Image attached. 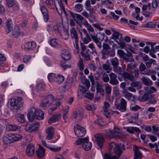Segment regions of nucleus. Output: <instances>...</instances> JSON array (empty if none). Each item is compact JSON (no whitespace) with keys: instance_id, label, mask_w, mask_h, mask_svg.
Here are the masks:
<instances>
[{"instance_id":"f257e3e1","label":"nucleus","mask_w":159,"mask_h":159,"mask_svg":"<svg viewBox=\"0 0 159 159\" xmlns=\"http://www.w3.org/2000/svg\"><path fill=\"white\" fill-rule=\"evenodd\" d=\"M23 103L22 98L18 97L17 99L12 98L9 99L7 105L8 107L12 111L16 112L22 107Z\"/></svg>"},{"instance_id":"f03ea898","label":"nucleus","mask_w":159,"mask_h":159,"mask_svg":"<svg viewBox=\"0 0 159 159\" xmlns=\"http://www.w3.org/2000/svg\"><path fill=\"white\" fill-rule=\"evenodd\" d=\"M44 113L41 110L32 108L27 114V117L30 121H33L35 118L42 120L44 118Z\"/></svg>"},{"instance_id":"7ed1b4c3","label":"nucleus","mask_w":159,"mask_h":159,"mask_svg":"<svg viewBox=\"0 0 159 159\" xmlns=\"http://www.w3.org/2000/svg\"><path fill=\"white\" fill-rule=\"evenodd\" d=\"M76 17L78 19L75 20V21L77 25L80 27H82L83 25H84L89 31L91 32H93L94 31L91 25L89 24L88 21L84 19V17L81 15L79 14H76Z\"/></svg>"},{"instance_id":"20e7f679","label":"nucleus","mask_w":159,"mask_h":159,"mask_svg":"<svg viewBox=\"0 0 159 159\" xmlns=\"http://www.w3.org/2000/svg\"><path fill=\"white\" fill-rule=\"evenodd\" d=\"M109 148L110 150L113 149L114 152L118 157H120L125 149L124 145L122 144H116L111 142L109 143Z\"/></svg>"},{"instance_id":"39448f33","label":"nucleus","mask_w":159,"mask_h":159,"mask_svg":"<svg viewBox=\"0 0 159 159\" xmlns=\"http://www.w3.org/2000/svg\"><path fill=\"white\" fill-rule=\"evenodd\" d=\"M75 144L77 145H80L86 151L90 150L92 147V143L89 141L87 137L79 139L76 141Z\"/></svg>"},{"instance_id":"423d86ee","label":"nucleus","mask_w":159,"mask_h":159,"mask_svg":"<svg viewBox=\"0 0 159 159\" xmlns=\"http://www.w3.org/2000/svg\"><path fill=\"white\" fill-rule=\"evenodd\" d=\"M54 2L55 7L59 14L61 16L63 13L65 15H66V12L62 2H60L58 0H54Z\"/></svg>"},{"instance_id":"0eeeda50","label":"nucleus","mask_w":159,"mask_h":159,"mask_svg":"<svg viewBox=\"0 0 159 159\" xmlns=\"http://www.w3.org/2000/svg\"><path fill=\"white\" fill-rule=\"evenodd\" d=\"M74 130L75 135L79 137H83L86 133L85 129L78 124L74 126Z\"/></svg>"},{"instance_id":"6e6552de","label":"nucleus","mask_w":159,"mask_h":159,"mask_svg":"<svg viewBox=\"0 0 159 159\" xmlns=\"http://www.w3.org/2000/svg\"><path fill=\"white\" fill-rule=\"evenodd\" d=\"M54 100L53 96L52 95L48 96L42 102L41 106L44 108L49 107Z\"/></svg>"},{"instance_id":"1a4fd4ad","label":"nucleus","mask_w":159,"mask_h":159,"mask_svg":"<svg viewBox=\"0 0 159 159\" xmlns=\"http://www.w3.org/2000/svg\"><path fill=\"white\" fill-rule=\"evenodd\" d=\"M158 6V3L157 0H153L152 5L149 3L147 5H144L143 6L142 10L143 11H145L147 8L152 11L155 10Z\"/></svg>"},{"instance_id":"9d476101","label":"nucleus","mask_w":159,"mask_h":159,"mask_svg":"<svg viewBox=\"0 0 159 159\" xmlns=\"http://www.w3.org/2000/svg\"><path fill=\"white\" fill-rule=\"evenodd\" d=\"M40 9L43 15L45 21L47 22L49 20V16L48 13V12L47 7L44 5H40Z\"/></svg>"},{"instance_id":"9b49d317","label":"nucleus","mask_w":159,"mask_h":159,"mask_svg":"<svg viewBox=\"0 0 159 159\" xmlns=\"http://www.w3.org/2000/svg\"><path fill=\"white\" fill-rule=\"evenodd\" d=\"M126 105V102L123 98L121 99V102L120 104L116 103L115 104L116 108L122 111L125 110Z\"/></svg>"},{"instance_id":"f8f14e48","label":"nucleus","mask_w":159,"mask_h":159,"mask_svg":"<svg viewBox=\"0 0 159 159\" xmlns=\"http://www.w3.org/2000/svg\"><path fill=\"white\" fill-rule=\"evenodd\" d=\"M54 131L55 129L53 127H49L47 128L45 130L47 134L46 139L49 140L52 139L54 135Z\"/></svg>"},{"instance_id":"ddd939ff","label":"nucleus","mask_w":159,"mask_h":159,"mask_svg":"<svg viewBox=\"0 0 159 159\" xmlns=\"http://www.w3.org/2000/svg\"><path fill=\"white\" fill-rule=\"evenodd\" d=\"M95 137L97 145L100 148H102L104 143V139L102 135L99 134L96 135Z\"/></svg>"},{"instance_id":"4468645a","label":"nucleus","mask_w":159,"mask_h":159,"mask_svg":"<svg viewBox=\"0 0 159 159\" xmlns=\"http://www.w3.org/2000/svg\"><path fill=\"white\" fill-rule=\"evenodd\" d=\"M36 46V43L34 42L27 43L25 45V50L26 51H31L33 50Z\"/></svg>"},{"instance_id":"2eb2a0df","label":"nucleus","mask_w":159,"mask_h":159,"mask_svg":"<svg viewBox=\"0 0 159 159\" xmlns=\"http://www.w3.org/2000/svg\"><path fill=\"white\" fill-rule=\"evenodd\" d=\"M35 152V148L33 144H30L27 147L26 150V154L29 156H32Z\"/></svg>"},{"instance_id":"dca6fc26","label":"nucleus","mask_w":159,"mask_h":159,"mask_svg":"<svg viewBox=\"0 0 159 159\" xmlns=\"http://www.w3.org/2000/svg\"><path fill=\"white\" fill-rule=\"evenodd\" d=\"M36 152L37 156L39 158H42L45 155V150L42 146L39 145Z\"/></svg>"},{"instance_id":"f3484780","label":"nucleus","mask_w":159,"mask_h":159,"mask_svg":"<svg viewBox=\"0 0 159 159\" xmlns=\"http://www.w3.org/2000/svg\"><path fill=\"white\" fill-rule=\"evenodd\" d=\"M53 28L54 31L56 33L59 34L63 31V27L62 24L58 23L53 25Z\"/></svg>"},{"instance_id":"a211bd4d","label":"nucleus","mask_w":159,"mask_h":159,"mask_svg":"<svg viewBox=\"0 0 159 159\" xmlns=\"http://www.w3.org/2000/svg\"><path fill=\"white\" fill-rule=\"evenodd\" d=\"M109 76L110 78V83L114 85H116L118 84L119 81L117 79V76L116 75L111 73L110 74Z\"/></svg>"},{"instance_id":"6ab92c4d","label":"nucleus","mask_w":159,"mask_h":159,"mask_svg":"<svg viewBox=\"0 0 159 159\" xmlns=\"http://www.w3.org/2000/svg\"><path fill=\"white\" fill-rule=\"evenodd\" d=\"M142 149L141 147H138L135 146L134 147V159H141L142 157V153L139 151V149Z\"/></svg>"},{"instance_id":"aec40b11","label":"nucleus","mask_w":159,"mask_h":159,"mask_svg":"<svg viewBox=\"0 0 159 159\" xmlns=\"http://www.w3.org/2000/svg\"><path fill=\"white\" fill-rule=\"evenodd\" d=\"M61 116V115L60 114H55L50 118L48 122L50 124H52L58 121L60 119Z\"/></svg>"},{"instance_id":"412c9836","label":"nucleus","mask_w":159,"mask_h":159,"mask_svg":"<svg viewBox=\"0 0 159 159\" xmlns=\"http://www.w3.org/2000/svg\"><path fill=\"white\" fill-rule=\"evenodd\" d=\"M83 114L84 112L83 110L80 109L74 112L73 114V117L77 120H79L82 118Z\"/></svg>"},{"instance_id":"4be33fe9","label":"nucleus","mask_w":159,"mask_h":159,"mask_svg":"<svg viewBox=\"0 0 159 159\" xmlns=\"http://www.w3.org/2000/svg\"><path fill=\"white\" fill-rule=\"evenodd\" d=\"M61 56L64 60H69L71 57L70 54L68 51L66 50H64L63 51L61 54Z\"/></svg>"},{"instance_id":"5701e85b","label":"nucleus","mask_w":159,"mask_h":159,"mask_svg":"<svg viewBox=\"0 0 159 159\" xmlns=\"http://www.w3.org/2000/svg\"><path fill=\"white\" fill-rule=\"evenodd\" d=\"M91 38L93 40L99 48H102L101 43L99 41L97 34V35L91 34H90Z\"/></svg>"},{"instance_id":"b1692460","label":"nucleus","mask_w":159,"mask_h":159,"mask_svg":"<svg viewBox=\"0 0 159 159\" xmlns=\"http://www.w3.org/2000/svg\"><path fill=\"white\" fill-rule=\"evenodd\" d=\"M7 129L8 131H17L20 129V127L16 124H11L7 126Z\"/></svg>"},{"instance_id":"393cba45","label":"nucleus","mask_w":159,"mask_h":159,"mask_svg":"<svg viewBox=\"0 0 159 159\" xmlns=\"http://www.w3.org/2000/svg\"><path fill=\"white\" fill-rule=\"evenodd\" d=\"M80 34L81 40L84 44H87L89 42L91 41V39L89 34L85 35V36L84 37L82 32H80Z\"/></svg>"},{"instance_id":"a878e982","label":"nucleus","mask_w":159,"mask_h":159,"mask_svg":"<svg viewBox=\"0 0 159 159\" xmlns=\"http://www.w3.org/2000/svg\"><path fill=\"white\" fill-rule=\"evenodd\" d=\"M122 75L126 79L130 81H132L134 80V76L128 72H125L123 73Z\"/></svg>"},{"instance_id":"bb28decb","label":"nucleus","mask_w":159,"mask_h":159,"mask_svg":"<svg viewBox=\"0 0 159 159\" xmlns=\"http://www.w3.org/2000/svg\"><path fill=\"white\" fill-rule=\"evenodd\" d=\"M16 120L21 123H23L25 121V118L23 114L18 113L16 115Z\"/></svg>"},{"instance_id":"cd10ccee","label":"nucleus","mask_w":159,"mask_h":159,"mask_svg":"<svg viewBox=\"0 0 159 159\" xmlns=\"http://www.w3.org/2000/svg\"><path fill=\"white\" fill-rule=\"evenodd\" d=\"M36 90L39 93L43 91L45 88V85L43 83H39L36 85Z\"/></svg>"},{"instance_id":"c85d7f7f","label":"nucleus","mask_w":159,"mask_h":159,"mask_svg":"<svg viewBox=\"0 0 159 159\" xmlns=\"http://www.w3.org/2000/svg\"><path fill=\"white\" fill-rule=\"evenodd\" d=\"M3 143L6 144L12 143V140L10 134L4 136L3 138Z\"/></svg>"},{"instance_id":"c756f323","label":"nucleus","mask_w":159,"mask_h":159,"mask_svg":"<svg viewBox=\"0 0 159 159\" xmlns=\"http://www.w3.org/2000/svg\"><path fill=\"white\" fill-rule=\"evenodd\" d=\"M70 32L71 36L73 39H74L75 40L78 39L77 31L75 28H72L70 30Z\"/></svg>"},{"instance_id":"7c9ffc66","label":"nucleus","mask_w":159,"mask_h":159,"mask_svg":"<svg viewBox=\"0 0 159 159\" xmlns=\"http://www.w3.org/2000/svg\"><path fill=\"white\" fill-rule=\"evenodd\" d=\"M16 30H14L13 31V35L15 37H18L20 36L24 35V33L22 32H20L18 27H16Z\"/></svg>"},{"instance_id":"2f4dec72","label":"nucleus","mask_w":159,"mask_h":159,"mask_svg":"<svg viewBox=\"0 0 159 159\" xmlns=\"http://www.w3.org/2000/svg\"><path fill=\"white\" fill-rule=\"evenodd\" d=\"M141 80L144 84L146 86L151 85L152 84V81L149 78L144 77L142 78Z\"/></svg>"},{"instance_id":"473e14b6","label":"nucleus","mask_w":159,"mask_h":159,"mask_svg":"<svg viewBox=\"0 0 159 159\" xmlns=\"http://www.w3.org/2000/svg\"><path fill=\"white\" fill-rule=\"evenodd\" d=\"M50 44L52 47L54 48H58L60 46V44L58 43V40L56 39H52Z\"/></svg>"},{"instance_id":"72a5a7b5","label":"nucleus","mask_w":159,"mask_h":159,"mask_svg":"<svg viewBox=\"0 0 159 159\" xmlns=\"http://www.w3.org/2000/svg\"><path fill=\"white\" fill-rule=\"evenodd\" d=\"M12 23L11 20L9 19L8 20L7 22V30H6V31L7 33H9L12 30Z\"/></svg>"},{"instance_id":"f704fd0d","label":"nucleus","mask_w":159,"mask_h":159,"mask_svg":"<svg viewBox=\"0 0 159 159\" xmlns=\"http://www.w3.org/2000/svg\"><path fill=\"white\" fill-rule=\"evenodd\" d=\"M127 130L128 132L131 134H133L134 133V131L139 133L140 132V130L139 128L134 127H131L128 128L127 129Z\"/></svg>"},{"instance_id":"c9c22d12","label":"nucleus","mask_w":159,"mask_h":159,"mask_svg":"<svg viewBox=\"0 0 159 159\" xmlns=\"http://www.w3.org/2000/svg\"><path fill=\"white\" fill-rule=\"evenodd\" d=\"M60 36L65 40H66L68 39L69 34L68 31L66 30H63V31L59 34Z\"/></svg>"},{"instance_id":"e433bc0d","label":"nucleus","mask_w":159,"mask_h":159,"mask_svg":"<svg viewBox=\"0 0 159 159\" xmlns=\"http://www.w3.org/2000/svg\"><path fill=\"white\" fill-rule=\"evenodd\" d=\"M83 9V6L80 3L75 5L74 7V10L76 12H80Z\"/></svg>"},{"instance_id":"4c0bfd02","label":"nucleus","mask_w":159,"mask_h":159,"mask_svg":"<svg viewBox=\"0 0 159 159\" xmlns=\"http://www.w3.org/2000/svg\"><path fill=\"white\" fill-rule=\"evenodd\" d=\"M56 75L54 73H51L48 74V78L50 82H55Z\"/></svg>"},{"instance_id":"58836bf2","label":"nucleus","mask_w":159,"mask_h":159,"mask_svg":"<svg viewBox=\"0 0 159 159\" xmlns=\"http://www.w3.org/2000/svg\"><path fill=\"white\" fill-rule=\"evenodd\" d=\"M105 135L108 138H115V136L113 131L111 130H108L106 131Z\"/></svg>"},{"instance_id":"ea45409f","label":"nucleus","mask_w":159,"mask_h":159,"mask_svg":"<svg viewBox=\"0 0 159 159\" xmlns=\"http://www.w3.org/2000/svg\"><path fill=\"white\" fill-rule=\"evenodd\" d=\"M64 80V76L61 75H58L56 76L55 82L60 83L63 82Z\"/></svg>"},{"instance_id":"a19ab883","label":"nucleus","mask_w":159,"mask_h":159,"mask_svg":"<svg viewBox=\"0 0 159 159\" xmlns=\"http://www.w3.org/2000/svg\"><path fill=\"white\" fill-rule=\"evenodd\" d=\"M10 134L12 142L19 140L20 139V136L19 134Z\"/></svg>"},{"instance_id":"79ce46f5","label":"nucleus","mask_w":159,"mask_h":159,"mask_svg":"<svg viewBox=\"0 0 159 159\" xmlns=\"http://www.w3.org/2000/svg\"><path fill=\"white\" fill-rule=\"evenodd\" d=\"M96 89L97 92L100 93L101 95H104V90L102 88V85L98 84L97 86Z\"/></svg>"},{"instance_id":"37998d69","label":"nucleus","mask_w":159,"mask_h":159,"mask_svg":"<svg viewBox=\"0 0 159 159\" xmlns=\"http://www.w3.org/2000/svg\"><path fill=\"white\" fill-rule=\"evenodd\" d=\"M110 61L111 64L113 66L115 67H117L119 64V62L118 60L116 57H115L111 59Z\"/></svg>"},{"instance_id":"c03bdc74","label":"nucleus","mask_w":159,"mask_h":159,"mask_svg":"<svg viewBox=\"0 0 159 159\" xmlns=\"http://www.w3.org/2000/svg\"><path fill=\"white\" fill-rule=\"evenodd\" d=\"M32 125V132H34L37 130L39 127V124L38 122L33 123L31 124Z\"/></svg>"},{"instance_id":"a18cd8bd","label":"nucleus","mask_w":159,"mask_h":159,"mask_svg":"<svg viewBox=\"0 0 159 159\" xmlns=\"http://www.w3.org/2000/svg\"><path fill=\"white\" fill-rule=\"evenodd\" d=\"M154 95H150L148 99V102L151 104H155L156 103L157 100L155 99L154 97Z\"/></svg>"},{"instance_id":"49530a36","label":"nucleus","mask_w":159,"mask_h":159,"mask_svg":"<svg viewBox=\"0 0 159 159\" xmlns=\"http://www.w3.org/2000/svg\"><path fill=\"white\" fill-rule=\"evenodd\" d=\"M104 159H119V158L116 156H112L111 154H106L104 156Z\"/></svg>"},{"instance_id":"de8ad7c7","label":"nucleus","mask_w":159,"mask_h":159,"mask_svg":"<svg viewBox=\"0 0 159 159\" xmlns=\"http://www.w3.org/2000/svg\"><path fill=\"white\" fill-rule=\"evenodd\" d=\"M113 133L115 138H118L119 137V134L120 132V129L117 127H114L113 130Z\"/></svg>"},{"instance_id":"09e8293b","label":"nucleus","mask_w":159,"mask_h":159,"mask_svg":"<svg viewBox=\"0 0 159 159\" xmlns=\"http://www.w3.org/2000/svg\"><path fill=\"white\" fill-rule=\"evenodd\" d=\"M86 109L90 111L94 110L96 108V106L93 104H87L86 107Z\"/></svg>"},{"instance_id":"8fccbe9b","label":"nucleus","mask_w":159,"mask_h":159,"mask_svg":"<svg viewBox=\"0 0 159 159\" xmlns=\"http://www.w3.org/2000/svg\"><path fill=\"white\" fill-rule=\"evenodd\" d=\"M150 95L147 93H145L142 96L141 98V101L143 102H145L148 100Z\"/></svg>"},{"instance_id":"3c124183","label":"nucleus","mask_w":159,"mask_h":159,"mask_svg":"<svg viewBox=\"0 0 159 159\" xmlns=\"http://www.w3.org/2000/svg\"><path fill=\"white\" fill-rule=\"evenodd\" d=\"M31 56L29 55H26L24 56L23 61L25 63H27L31 59Z\"/></svg>"},{"instance_id":"603ef678","label":"nucleus","mask_w":159,"mask_h":159,"mask_svg":"<svg viewBox=\"0 0 159 159\" xmlns=\"http://www.w3.org/2000/svg\"><path fill=\"white\" fill-rule=\"evenodd\" d=\"M78 66L80 71H82L84 69V66L82 59H80L78 63Z\"/></svg>"},{"instance_id":"864d4df0","label":"nucleus","mask_w":159,"mask_h":159,"mask_svg":"<svg viewBox=\"0 0 159 159\" xmlns=\"http://www.w3.org/2000/svg\"><path fill=\"white\" fill-rule=\"evenodd\" d=\"M120 34L118 32L115 31L112 36V39H114L116 42V39H119Z\"/></svg>"},{"instance_id":"5fc2aeb1","label":"nucleus","mask_w":159,"mask_h":159,"mask_svg":"<svg viewBox=\"0 0 159 159\" xmlns=\"http://www.w3.org/2000/svg\"><path fill=\"white\" fill-rule=\"evenodd\" d=\"M102 80L105 82H107L109 80V77L107 75L105 74H103L102 77Z\"/></svg>"},{"instance_id":"6e6d98bb","label":"nucleus","mask_w":159,"mask_h":159,"mask_svg":"<svg viewBox=\"0 0 159 159\" xmlns=\"http://www.w3.org/2000/svg\"><path fill=\"white\" fill-rule=\"evenodd\" d=\"M7 4L9 7H11L14 6L15 4L14 1L12 0H6Z\"/></svg>"},{"instance_id":"4d7b16f0","label":"nucleus","mask_w":159,"mask_h":159,"mask_svg":"<svg viewBox=\"0 0 159 159\" xmlns=\"http://www.w3.org/2000/svg\"><path fill=\"white\" fill-rule=\"evenodd\" d=\"M79 89L80 90V92L83 93H85L87 92V89H87V88H85L84 86L83 85H80Z\"/></svg>"},{"instance_id":"13d9d810","label":"nucleus","mask_w":159,"mask_h":159,"mask_svg":"<svg viewBox=\"0 0 159 159\" xmlns=\"http://www.w3.org/2000/svg\"><path fill=\"white\" fill-rule=\"evenodd\" d=\"M60 66L64 70H66L67 68H70L71 67V66L70 65L66 64L63 63H61Z\"/></svg>"},{"instance_id":"bf43d9fd","label":"nucleus","mask_w":159,"mask_h":159,"mask_svg":"<svg viewBox=\"0 0 159 159\" xmlns=\"http://www.w3.org/2000/svg\"><path fill=\"white\" fill-rule=\"evenodd\" d=\"M154 70H145L143 72L141 73L142 74L144 75H150L151 74L153 73V72L154 71Z\"/></svg>"},{"instance_id":"052dcab7","label":"nucleus","mask_w":159,"mask_h":159,"mask_svg":"<svg viewBox=\"0 0 159 159\" xmlns=\"http://www.w3.org/2000/svg\"><path fill=\"white\" fill-rule=\"evenodd\" d=\"M104 111L103 114L107 118L110 119L111 116L109 110H104Z\"/></svg>"},{"instance_id":"680f3d73","label":"nucleus","mask_w":159,"mask_h":159,"mask_svg":"<svg viewBox=\"0 0 159 159\" xmlns=\"http://www.w3.org/2000/svg\"><path fill=\"white\" fill-rule=\"evenodd\" d=\"M50 150L54 152H57L59 151L60 150L61 148L60 147H47Z\"/></svg>"},{"instance_id":"e2e57ef3","label":"nucleus","mask_w":159,"mask_h":159,"mask_svg":"<svg viewBox=\"0 0 159 159\" xmlns=\"http://www.w3.org/2000/svg\"><path fill=\"white\" fill-rule=\"evenodd\" d=\"M117 53L119 56L123 58L125 57L126 54H125L123 50L120 49H119L117 50Z\"/></svg>"},{"instance_id":"0e129e2a","label":"nucleus","mask_w":159,"mask_h":159,"mask_svg":"<svg viewBox=\"0 0 159 159\" xmlns=\"http://www.w3.org/2000/svg\"><path fill=\"white\" fill-rule=\"evenodd\" d=\"M112 87L109 85L106 86L105 89L106 93L107 94H110L111 93Z\"/></svg>"},{"instance_id":"69168bd1","label":"nucleus","mask_w":159,"mask_h":159,"mask_svg":"<svg viewBox=\"0 0 159 159\" xmlns=\"http://www.w3.org/2000/svg\"><path fill=\"white\" fill-rule=\"evenodd\" d=\"M99 41H103L104 40L105 34L104 33H99L97 34Z\"/></svg>"},{"instance_id":"338daca9","label":"nucleus","mask_w":159,"mask_h":159,"mask_svg":"<svg viewBox=\"0 0 159 159\" xmlns=\"http://www.w3.org/2000/svg\"><path fill=\"white\" fill-rule=\"evenodd\" d=\"M141 108L138 105L134 106L132 105L130 106V109L133 111H137L138 109H141Z\"/></svg>"},{"instance_id":"774afa93","label":"nucleus","mask_w":159,"mask_h":159,"mask_svg":"<svg viewBox=\"0 0 159 159\" xmlns=\"http://www.w3.org/2000/svg\"><path fill=\"white\" fill-rule=\"evenodd\" d=\"M84 97L89 99H91L93 97V95L92 93L87 92L85 94Z\"/></svg>"}]
</instances>
